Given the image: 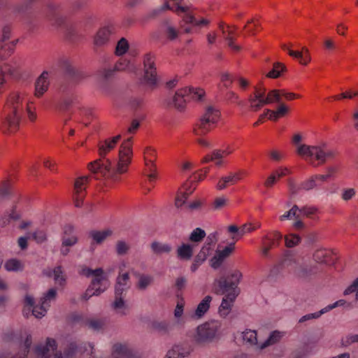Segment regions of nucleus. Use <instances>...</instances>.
Wrapping results in <instances>:
<instances>
[{
    "label": "nucleus",
    "instance_id": "f257e3e1",
    "mask_svg": "<svg viewBox=\"0 0 358 358\" xmlns=\"http://www.w3.org/2000/svg\"><path fill=\"white\" fill-rule=\"evenodd\" d=\"M120 138L121 135L118 134L113 138L99 141L98 151L102 159H96L88 165L90 171L95 175L97 179L105 177L117 180L118 179L117 174L124 173L127 171V167L131 163L133 156L131 136L127 138L120 145L119 160L116 169H111L110 162L108 159H104L105 156L115 148Z\"/></svg>",
    "mask_w": 358,
    "mask_h": 358
},
{
    "label": "nucleus",
    "instance_id": "f03ea898",
    "mask_svg": "<svg viewBox=\"0 0 358 358\" xmlns=\"http://www.w3.org/2000/svg\"><path fill=\"white\" fill-rule=\"evenodd\" d=\"M26 96L24 91H13L8 96L0 122V131L3 134L12 135L19 130L24 110L31 122L36 120L35 109L31 107L33 102L27 101L24 103Z\"/></svg>",
    "mask_w": 358,
    "mask_h": 358
},
{
    "label": "nucleus",
    "instance_id": "7ed1b4c3",
    "mask_svg": "<svg viewBox=\"0 0 358 358\" xmlns=\"http://www.w3.org/2000/svg\"><path fill=\"white\" fill-rule=\"evenodd\" d=\"M59 66L69 77L70 81L64 82L57 90L58 99L55 103V108L59 111L65 112L78 103V96L75 93L73 84L76 83L82 78V74L73 66L67 58L59 60Z\"/></svg>",
    "mask_w": 358,
    "mask_h": 358
},
{
    "label": "nucleus",
    "instance_id": "20e7f679",
    "mask_svg": "<svg viewBox=\"0 0 358 358\" xmlns=\"http://www.w3.org/2000/svg\"><path fill=\"white\" fill-rule=\"evenodd\" d=\"M254 92L248 96L250 108L258 111L264 105L281 102V90H270L266 95V89L255 87Z\"/></svg>",
    "mask_w": 358,
    "mask_h": 358
},
{
    "label": "nucleus",
    "instance_id": "39448f33",
    "mask_svg": "<svg viewBox=\"0 0 358 358\" xmlns=\"http://www.w3.org/2000/svg\"><path fill=\"white\" fill-rule=\"evenodd\" d=\"M56 294L57 292H46L45 296L41 298L37 303L31 296L27 295L22 310L23 315L28 317L32 315L36 318H41L46 314L50 301L55 299Z\"/></svg>",
    "mask_w": 358,
    "mask_h": 358
},
{
    "label": "nucleus",
    "instance_id": "423d86ee",
    "mask_svg": "<svg viewBox=\"0 0 358 358\" xmlns=\"http://www.w3.org/2000/svg\"><path fill=\"white\" fill-rule=\"evenodd\" d=\"M282 266L300 278H308L317 273L316 266L308 265L303 258L292 255H287L282 262Z\"/></svg>",
    "mask_w": 358,
    "mask_h": 358
},
{
    "label": "nucleus",
    "instance_id": "0eeeda50",
    "mask_svg": "<svg viewBox=\"0 0 358 358\" xmlns=\"http://www.w3.org/2000/svg\"><path fill=\"white\" fill-rule=\"evenodd\" d=\"M298 155L303 157L315 158L320 164L325 163L329 159H332L336 155V152L329 149L325 144L318 146H310L306 144L299 145L296 149Z\"/></svg>",
    "mask_w": 358,
    "mask_h": 358
},
{
    "label": "nucleus",
    "instance_id": "6e6552de",
    "mask_svg": "<svg viewBox=\"0 0 358 358\" xmlns=\"http://www.w3.org/2000/svg\"><path fill=\"white\" fill-rule=\"evenodd\" d=\"M62 347L64 348V358H74L78 353L92 355L94 348L92 343L82 342L70 336L64 338Z\"/></svg>",
    "mask_w": 358,
    "mask_h": 358
},
{
    "label": "nucleus",
    "instance_id": "1a4fd4ad",
    "mask_svg": "<svg viewBox=\"0 0 358 358\" xmlns=\"http://www.w3.org/2000/svg\"><path fill=\"white\" fill-rule=\"evenodd\" d=\"M219 117L220 112L218 110L212 106L208 107L194 128V134L196 136L206 134L217 122Z\"/></svg>",
    "mask_w": 358,
    "mask_h": 358
},
{
    "label": "nucleus",
    "instance_id": "9d476101",
    "mask_svg": "<svg viewBox=\"0 0 358 358\" xmlns=\"http://www.w3.org/2000/svg\"><path fill=\"white\" fill-rule=\"evenodd\" d=\"M221 323L213 320L199 325L194 335V340L198 343L210 342L217 338L220 334Z\"/></svg>",
    "mask_w": 358,
    "mask_h": 358
},
{
    "label": "nucleus",
    "instance_id": "9b49d317",
    "mask_svg": "<svg viewBox=\"0 0 358 358\" xmlns=\"http://www.w3.org/2000/svg\"><path fill=\"white\" fill-rule=\"evenodd\" d=\"M205 92L202 89L182 88L176 91L172 99V104L176 108L182 110L185 108L189 99L201 101Z\"/></svg>",
    "mask_w": 358,
    "mask_h": 358
},
{
    "label": "nucleus",
    "instance_id": "f8f14e48",
    "mask_svg": "<svg viewBox=\"0 0 358 358\" xmlns=\"http://www.w3.org/2000/svg\"><path fill=\"white\" fill-rule=\"evenodd\" d=\"M143 77L141 83L153 90L157 85V71L155 64V56L151 53H147L143 57Z\"/></svg>",
    "mask_w": 358,
    "mask_h": 358
},
{
    "label": "nucleus",
    "instance_id": "ddd939ff",
    "mask_svg": "<svg viewBox=\"0 0 358 358\" xmlns=\"http://www.w3.org/2000/svg\"><path fill=\"white\" fill-rule=\"evenodd\" d=\"M15 47V41L9 43H0V77L3 79V85L6 83L5 75H13L15 70L8 63H4L6 60L13 52Z\"/></svg>",
    "mask_w": 358,
    "mask_h": 358
},
{
    "label": "nucleus",
    "instance_id": "4468645a",
    "mask_svg": "<svg viewBox=\"0 0 358 358\" xmlns=\"http://www.w3.org/2000/svg\"><path fill=\"white\" fill-rule=\"evenodd\" d=\"M241 275L239 271H235L226 277H220L215 280V286L220 288L222 291H235Z\"/></svg>",
    "mask_w": 358,
    "mask_h": 358
},
{
    "label": "nucleus",
    "instance_id": "2eb2a0df",
    "mask_svg": "<svg viewBox=\"0 0 358 358\" xmlns=\"http://www.w3.org/2000/svg\"><path fill=\"white\" fill-rule=\"evenodd\" d=\"M78 273L87 278H92V284L94 286H100L101 282L106 280V275L101 268L92 269L85 265L78 267Z\"/></svg>",
    "mask_w": 358,
    "mask_h": 358
},
{
    "label": "nucleus",
    "instance_id": "dca6fc26",
    "mask_svg": "<svg viewBox=\"0 0 358 358\" xmlns=\"http://www.w3.org/2000/svg\"><path fill=\"white\" fill-rule=\"evenodd\" d=\"M175 13L179 17H182V22L187 24H192L194 26L201 27L207 26L210 23V21L206 19L196 20L189 6H178L175 10Z\"/></svg>",
    "mask_w": 358,
    "mask_h": 358
},
{
    "label": "nucleus",
    "instance_id": "f3484780",
    "mask_svg": "<svg viewBox=\"0 0 358 358\" xmlns=\"http://www.w3.org/2000/svg\"><path fill=\"white\" fill-rule=\"evenodd\" d=\"M87 176H83L78 178L74 184L73 200L75 206L79 208L82 206L85 196V185L88 182Z\"/></svg>",
    "mask_w": 358,
    "mask_h": 358
},
{
    "label": "nucleus",
    "instance_id": "a211bd4d",
    "mask_svg": "<svg viewBox=\"0 0 358 358\" xmlns=\"http://www.w3.org/2000/svg\"><path fill=\"white\" fill-rule=\"evenodd\" d=\"M50 85L49 75L47 71H43L36 79L34 83V95L39 99L48 90Z\"/></svg>",
    "mask_w": 358,
    "mask_h": 358
},
{
    "label": "nucleus",
    "instance_id": "6ab92c4d",
    "mask_svg": "<svg viewBox=\"0 0 358 358\" xmlns=\"http://www.w3.org/2000/svg\"><path fill=\"white\" fill-rule=\"evenodd\" d=\"M235 243H230L222 250H217L214 257L210 259V266L216 269L218 268L222 262L230 256L234 250Z\"/></svg>",
    "mask_w": 358,
    "mask_h": 358
},
{
    "label": "nucleus",
    "instance_id": "aec40b11",
    "mask_svg": "<svg viewBox=\"0 0 358 358\" xmlns=\"http://www.w3.org/2000/svg\"><path fill=\"white\" fill-rule=\"evenodd\" d=\"M313 258L315 262L319 264H332L334 262L333 252L324 248L315 250Z\"/></svg>",
    "mask_w": 358,
    "mask_h": 358
},
{
    "label": "nucleus",
    "instance_id": "412c9836",
    "mask_svg": "<svg viewBox=\"0 0 358 358\" xmlns=\"http://www.w3.org/2000/svg\"><path fill=\"white\" fill-rule=\"evenodd\" d=\"M57 348V345L55 340L48 338L45 345L41 344L36 345L34 351L36 355L41 358H50L49 355L50 352H55Z\"/></svg>",
    "mask_w": 358,
    "mask_h": 358
},
{
    "label": "nucleus",
    "instance_id": "4be33fe9",
    "mask_svg": "<svg viewBox=\"0 0 358 358\" xmlns=\"http://www.w3.org/2000/svg\"><path fill=\"white\" fill-rule=\"evenodd\" d=\"M43 274L47 277H53L55 282L59 285L66 283V276L61 266H57L53 269L47 268L43 269Z\"/></svg>",
    "mask_w": 358,
    "mask_h": 358
},
{
    "label": "nucleus",
    "instance_id": "5701e85b",
    "mask_svg": "<svg viewBox=\"0 0 358 358\" xmlns=\"http://www.w3.org/2000/svg\"><path fill=\"white\" fill-rule=\"evenodd\" d=\"M345 303V300H343V299L338 300L332 304H329V305L327 306L326 307L321 309L318 312L313 313H309V314L303 315V317H301L299 319V322L300 323H302L307 320H310L312 319H317V318L320 317L322 315L330 311L331 310H332L338 306H343Z\"/></svg>",
    "mask_w": 358,
    "mask_h": 358
},
{
    "label": "nucleus",
    "instance_id": "b1692460",
    "mask_svg": "<svg viewBox=\"0 0 358 358\" xmlns=\"http://www.w3.org/2000/svg\"><path fill=\"white\" fill-rule=\"evenodd\" d=\"M237 296L236 292H228V294L223 297L222 303L219 308V313L222 317H226L229 315Z\"/></svg>",
    "mask_w": 358,
    "mask_h": 358
},
{
    "label": "nucleus",
    "instance_id": "393cba45",
    "mask_svg": "<svg viewBox=\"0 0 358 358\" xmlns=\"http://www.w3.org/2000/svg\"><path fill=\"white\" fill-rule=\"evenodd\" d=\"M112 31L111 27L101 28L94 36V45L97 48L105 45L108 42Z\"/></svg>",
    "mask_w": 358,
    "mask_h": 358
},
{
    "label": "nucleus",
    "instance_id": "a878e982",
    "mask_svg": "<svg viewBox=\"0 0 358 358\" xmlns=\"http://www.w3.org/2000/svg\"><path fill=\"white\" fill-rule=\"evenodd\" d=\"M150 250L154 255H168L173 250L171 244L161 241H155L150 243Z\"/></svg>",
    "mask_w": 358,
    "mask_h": 358
},
{
    "label": "nucleus",
    "instance_id": "bb28decb",
    "mask_svg": "<svg viewBox=\"0 0 358 358\" xmlns=\"http://www.w3.org/2000/svg\"><path fill=\"white\" fill-rule=\"evenodd\" d=\"M131 281L129 273H118L115 280V291H126L130 289Z\"/></svg>",
    "mask_w": 358,
    "mask_h": 358
},
{
    "label": "nucleus",
    "instance_id": "cd10ccee",
    "mask_svg": "<svg viewBox=\"0 0 358 358\" xmlns=\"http://www.w3.org/2000/svg\"><path fill=\"white\" fill-rule=\"evenodd\" d=\"M112 356L113 358H134V355L126 345L116 343L113 346Z\"/></svg>",
    "mask_w": 358,
    "mask_h": 358
},
{
    "label": "nucleus",
    "instance_id": "c85d7f7f",
    "mask_svg": "<svg viewBox=\"0 0 358 358\" xmlns=\"http://www.w3.org/2000/svg\"><path fill=\"white\" fill-rule=\"evenodd\" d=\"M47 17L53 25L58 27L62 26L65 22V17L60 13L56 11V8L53 5L48 6Z\"/></svg>",
    "mask_w": 358,
    "mask_h": 358
},
{
    "label": "nucleus",
    "instance_id": "c756f323",
    "mask_svg": "<svg viewBox=\"0 0 358 358\" xmlns=\"http://www.w3.org/2000/svg\"><path fill=\"white\" fill-rule=\"evenodd\" d=\"M279 105L275 110L266 109V114H269L268 119L272 121H277L280 117L285 116L289 111V107L284 103H278Z\"/></svg>",
    "mask_w": 358,
    "mask_h": 358
},
{
    "label": "nucleus",
    "instance_id": "7c9ffc66",
    "mask_svg": "<svg viewBox=\"0 0 358 358\" xmlns=\"http://www.w3.org/2000/svg\"><path fill=\"white\" fill-rule=\"evenodd\" d=\"M190 353L189 348L182 345H175L170 350L166 356V358H185Z\"/></svg>",
    "mask_w": 358,
    "mask_h": 358
},
{
    "label": "nucleus",
    "instance_id": "2f4dec72",
    "mask_svg": "<svg viewBox=\"0 0 358 358\" xmlns=\"http://www.w3.org/2000/svg\"><path fill=\"white\" fill-rule=\"evenodd\" d=\"M133 274L137 278V287L141 289H146L154 280L153 276L150 274L140 273L137 271H134Z\"/></svg>",
    "mask_w": 358,
    "mask_h": 358
},
{
    "label": "nucleus",
    "instance_id": "473e14b6",
    "mask_svg": "<svg viewBox=\"0 0 358 358\" xmlns=\"http://www.w3.org/2000/svg\"><path fill=\"white\" fill-rule=\"evenodd\" d=\"M122 293L120 292L115 295V301L112 303V308L117 314L125 315L127 313L128 308L122 297Z\"/></svg>",
    "mask_w": 358,
    "mask_h": 358
},
{
    "label": "nucleus",
    "instance_id": "72a5a7b5",
    "mask_svg": "<svg viewBox=\"0 0 358 358\" xmlns=\"http://www.w3.org/2000/svg\"><path fill=\"white\" fill-rule=\"evenodd\" d=\"M289 55L299 60L300 64L302 65H307L310 62V56L309 55L308 50L303 47L302 48V52L299 51H294L292 50H289Z\"/></svg>",
    "mask_w": 358,
    "mask_h": 358
},
{
    "label": "nucleus",
    "instance_id": "f704fd0d",
    "mask_svg": "<svg viewBox=\"0 0 358 358\" xmlns=\"http://www.w3.org/2000/svg\"><path fill=\"white\" fill-rule=\"evenodd\" d=\"M178 257L182 260H189L193 255V245L187 243H182L177 249Z\"/></svg>",
    "mask_w": 358,
    "mask_h": 358
},
{
    "label": "nucleus",
    "instance_id": "c9c22d12",
    "mask_svg": "<svg viewBox=\"0 0 358 358\" xmlns=\"http://www.w3.org/2000/svg\"><path fill=\"white\" fill-rule=\"evenodd\" d=\"M212 297L210 296H206L198 304L196 309L195 310V316L198 318L201 317L208 311L210 308Z\"/></svg>",
    "mask_w": 358,
    "mask_h": 358
},
{
    "label": "nucleus",
    "instance_id": "e433bc0d",
    "mask_svg": "<svg viewBox=\"0 0 358 358\" xmlns=\"http://www.w3.org/2000/svg\"><path fill=\"white\" fill-rule=\"evenodd\" d=\"M136 69L134 65L127 59L121 58L116 63L115 70L117 71H134Z\"/></svg>",
    "mask_w": 358,
    "mask_h": 358
},
{
    "label": "nucleus",
    "instance_id": "4c0bfd02",
    "mask_svg": "<svg viewBox=\"0 0 358 358\" xmlns=\"http://www.w3.org/2000/svg\"><path fill=\"white\" fill-rule=\"evenodd\" d=\"M113 234V231L112 230L110 229H106V230H103V231H92L90 235H91V237L93 238V240L96 243H101L103 241H105V239L111 236Z\"/></svg>",
    "mask_w": 358,
    "mask_h": 358
},
{
    "label": "nucleus",
    "instance_id": "58836bf2",
    "mask_svg": "<svg viewBox=\"0 0 358 358\" xmlns=\"http://www.w3.org/2000/svg\"><path fill=\"white\" fill-rule=\"evenodd\" d=\"M4 267L8 271L15 272L22 271L24 268L22 263L16 259H10L6 261Z\"/></svg>",
    "mask_w": 358,
    "mask_h": 358
},
{
    "label": "nucleus",
    "instance_id": "ea45409f",
    "mask_svg": "<svg viewBox=\"0 0 358 358\" xmlns=\"http://www.w3.org/2000/svg\"><path fill=\"white\" fill-rule=\"evenodd\" d=\"M299 217V207L295 204L288 211H286L284 214L280 215L279 220L280 221H285L286 220H291L293 217L298 219Z\"/></svg>",
    "mask_w": 358,
    "mask_h": 358
},
{
    "label": "nucleus",
    "instance_id": "a19ab883",
    "mask_svg": "<svg viewBox=\"0 0 358 358\" xmlns=\"http://www.w3.org/2000/svg\"><path fill=\"white\" fill-rule=\"evenodd\" d=\"M152 328L157 331L165 334L170 329V324L165 320H155L152 322Z\"/></svg>",
    "mask_w": 358,
    "mask_h": 358
},
{
    "label": "nucleus",
    "instance_id": "79ce46f5",
    "mask_svg": "<svg viewBox=\"0 0 358 358\" xmlns=\"http://www.w3.org/2000/svg\"><path fill=\"white\" fill-rule=\"evenodd\" d=\"M129 249V244L124 241L119 240L115 244V252L117 255L122 256L127 255Z\"/></svg>",
    "mask_w": 358,
    "mask_h": 358
},
{
    "label": "nucleus",
    "instance_id": "37998d69",
    "mask_svg": "<svg viewBox=\"0 0 358 358\" xmlns=\"http://www.w3.org/2000/svg\"><path fill=\"white\" fill-rule=\"evenodd\" d=\"M242 338L244 342L250 345H255L257 342V333L255 331L246 330L242 333Z\"/></svg>",
    "mask_w": 358,
    "mask_h": 358
},
{
    "label": "nucleus",
    "instance_id": "c03bdc74",
    "mask_svg": "<svg viewBox=\"0 0 358 358\" xmlns=\"http://www.w3.org/2000/svg\"><path fill=\"white\" fill-rule=\"evenodd\" d=\"M282 334L278 331H273L268 339L262 345L261 348H265L266 347L273 345L277 343L282 338Z\"/></svg>",
    "mask_w": 358,
    "mask_h": 358
},
{
    "label": "nucleus",
    "instance_id": "a18cd8bd",
    "mask_svg": "<svg viewBox=\"0 0 358 358\" xmlns=\"http://www.w3.org/2000/svg\"><path fill=\"white\" fill-rule=\"evenodd\" d=\"M164 33L169 40L174 41L178 38L180 31L173 25L167 24L165 27Z\"/></svg>",
    "mask_w": 358,
    "mask_h": 358
},
{
    "label": "nucleus",
    "instance_id": "49530a36",
    "mask_svg": "<svg viewBox=\"0 0 358 358\" xmlns=\"http://www.w3.org/2000/svg\"><path fill=\"white\" fill-rule=\"evenodd\" d=\"M11 35V27L8 25H6L2 28L1 34L0 36V43L1 44H5V43H9L10 42L15 41V43H17V40H13L10 41Z\"/></svg>",
    "mask_w": 358,
    "mask_h": 358
},
{
    "label": "nucleus",
    "instance_id": "de8ad7c7",
    "mask_svg": "<svg viewBox=\"0 0 358 358\" xmlns=\"http://www.w3.org/2000/svg\"><path fill=\"white\" fill-rule=\"evenodd\" d=\"M285 70V66L281 63H275L273 64L272 70H271L267 74L266 76L271 78H278L281 73Z\"/></svg>",
    "mask_w": 358,
    "mask_h": 358
},
{
    "label": "nucleus",
    "instance_id": "09e8293b",
    "mask_svg": "<svg viewBox=\"0 0 358 358\" xmlns=\"http://www.w3.org/2000/svg\"><path fill=\"white\" fill-rule=\"evenodd\" d=\"M129 49V43L124 38H122L117 43L115 48V54L117 55H122Z\"/></svg>",
    "mask_w": 358,
    "mask_h": 358
},
{
    "label": "nucleus",
    "instance_id": "8fccbe9b",
    "mask_svg": "<svg viewBox=\"0 0 358 358\" xmlns=\"http://www.w3.org/2000/svg\"><path fill=\"white\" fill-rule=\"evenodd\" d=\"M206 236V232L201 228H196L190 234L189 241L192 242H200Z\"/></svg>",
    "mask_w": 358,
    "mask_h": 358
},
{
    "label": "nucleus",
    "instance_id": "3c124183",
    "mask_svg": "<svg viewBox=\"0 0 358 358\" xmlns=\"http://www.w3.org/2000/svg\"><path fill=\"white\" fill-rule=\"evenodd\" d=\"M318 185L313 176L308 180L300 183V188L302 190L310 191Z\"/></svg>",
    "mask_w": 358,
    "mask_h": 358
},
{
    "label": "nucleus",
    "instance_id": "603ef678",
    "mask_svg": "<svg viewBox=\"0 0 358 358\" xmlns=\"http://www.w3.org/2000/svg\"><path fill=\"white\" fill-rule=\"evenodd\" d=\"M227 35L224 36V38L227 43L228 46L234 51L238 52L241 50V47L234 43V38L233 35L234 34V31L229 30Z\"/></svg>",
    "mask_w": 358,
    "mask_h": 358
},
{
    "label": "nucleus",
    "instance_id": "864d4df0",
    "mask_svg": "<svg viewBox=\"0 0 358 358\" xmlns=\"http://www.w3.org/2000/svg\"><path fill=\"white\" fill-rule=\"evenodd\" d=\"M317 212V208L315 206H305L299 208V214L303 216L311 218Z\"/></svg>",
    "mask_w": 358,
    "mask_h": 358
},
{
    "label": "nucleus",
    "instance_id": "5fc2aeb1",
    "mask_svg": "<svg viewBox=\"0 0 358 358\" xmlns=\"http://www.w3.org/2000/svg\"><path fill=\"white\" fill-rule=\"evenodd\" d=\"M231 185H234V183L231 178L230 175L229 174L226 176L222 177L219 180L216 187L219 190H222V189H225L227 187Z\"/></svg>",
    "mask_w": 358,
    "mask_h": 358
},
{
    "label": "nucleus",
    "instance_id": "6e6d98bb",
    "mask_svg": "<svg viewBox=\"0 0 358 358\" xmlns=\"http://www.w3.org/2000/svg\"><path fill=\"white\" fill-rule=\"evenodd\" d=\"M285 245L288 248H292L298 245L301 238L296 234H289L285 236Z\"/></svg>",
    "mask_w": 358,
    "mask_h": 358
},
{
    "label": "nucleus",
    "instance_id": "4d7b16f0",
    "mask_svg": "<svg viewBox=\"0 0 358 358\" xmlns=\"http://www.w3.org/2000/svg\"><path fill=\"white\" fill-rule=\"evenodd\" d=\"M356 195V190L354 188H346L342 190L341 196L345 201L352 200Z\"/></svg>",
    "mask_w": 358,
    "mask_h": 358
},
{
    "label": "nucleus",
    "instance_id": "13d9d810",
    "mask_svg": "<svg viewBox=\"0 0 358 358\" xmlns=\"http://www.w3.org/2000/svg\"><path fill=\"white\" fill-rule=\"evenodd\" d=\"M211 250L207 246H203L199 254L196 256L195 259H196L197 262L203 263Z\"/></svg>",
    "mask_w": 358,
    "mask_h": 358
},
{
    "label": "nucleus",
    "instance_id": "bf43d9fd",
    "mask_svg": "<svg viewBox=\"0 0 358 358\" xmlns=\"http://www.w3.org/2000/svg\"><path fill=\"white\" fill-rule=\"evenodd\" d=\"M192 192V191L185 192L178 194L176 199V206L179 208L181 207L185 202L186 199L188 198L189 195Z\"/></svg>",
    "mask_w": 358,
    "mask_h": 358
},
{
    "label": "nucleus",
    "instance_id": "052dcab7",
    "mask_svg": "<svg viewBox=\"0 0 358 358\" xmlns=\"http://www.w3.org/2000/svg\"><path fill=\"white\" fill-rule=\"evenodd\" d=\"M104 321L102 320H91L88 322V326L94 330H101L104 327Z\"/></svg>",
    "mask_w": 358,
    "mask_h": 358
},
{
    "label": "nucleus",
    "instance_id": "680f3d73",
    "mask_svg": "<svg viewBox=\"0 0 358 358\" xmlns=\"http://www.w3.org/2000/svg\"><path fill=\"white\" fill-rule=\"evenodd\" d=\"M185 301L183 299H178L176 307L174 310V316L176 318H180L183 314Z\"/></svg>",
    "mask_w": 358,
    "mask_h": 358
},
{
    "label": "nucleus",
    "instance_id": "e2e57ef3",
    "mask_svg": "<svg viewBox=\"0 0 358 358\" xmlns=\"http://www.w3.org/2000/svg\"><path fill=\"white\" fill-rule=\"evenodd\" d=\"M217 241V232L211 233L207 236L206 243L203 246H207L208 248L212 250L213 246L215 244Z\"/></svg>",
    "mask_w": 358,
    "mask_h": 358
},
{
    "label": "nucleus",
    "instance_id": "0e129e2a",
    "mask_svg": "<svg viewBox=\"0 0 358 358\" xmlns=\"http://www.w3.org/2000/svg\"><path fill=\"white\" fill-rule=\"evenodd\" d=\"M116 71L114 69H103L99 71V76L100 77L104 80H107L110 79L113 76L114 72Z\"/></svg>",
    "mask_w": 358,
    "mask_h": 358
},
{
    "label": "nucleus",
    "instance_id": "69168bd1",
    "mask_svg": "<svg viewBox=\"0 0 358 358\" xmlns=\"http://www.w3.org/2000/svg\"><path fill=\"white\" fill-rule=\"evenodd\" d=\"M255 230V228L251 224H245L239 228L238 235L240 237H242L244 234Z\"/></svg>",
    "mask_w": 358,
    "mask_h": 358
},
{
    "label": "nucleus",
    "instance_id": "338daca9",
    "mask_svg": "<svg viewBox=\"0 0 358 358\" xmlns=\"http://www.w3.org/2000/svg\"><path fill=\"white\" fill-rule=\"evenodd\" d=\"M227 202V199L224 197H217L215 199V201L213 203V208L215 210H219L223 208Z\"/></svg>",
    "mask_w": 358,
    "mask_h": 358
},
{
    "label": "nucleus",
    "instance_id": "774afa93",
    "mask_svg": "<svg viewBox=\"0 0 358 358\" xmlns=\"http://www.w3.org/2000/svg\"><path fill=\"white\" fill-rule=\"evenodd\" d=\"M31 236L38 243H42L45 240V234L41 230L36 231L31 234Z\"/></svg>",
    "mask_w": 358,
    "mask_h": 358
}]
</instances>
